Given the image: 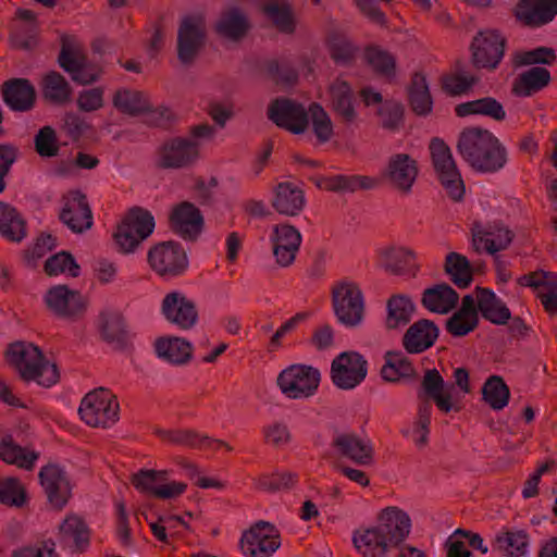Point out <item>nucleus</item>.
<instances>
[{
	"label": "nucleus",
	"instance_id": "49530a36",
	"mask_svg": "<svg viewBox=\"0 0 557 557\" xmlns=\"http://www.w3.org/2000/svg\"><path fill=\"white\" fill-rule=\"evenodd\" d=\"M364 60L376 75L388 81L395 77L396 59L388 51L376 46L367 47L364 50Z\"/></svg>",
	"mask_w": 557,
	"mask_h": 557
},
{
	"label": "nucleus",
	"instance_id": "f3484780",
	"mask_svg": "<svg viewBox=\"0 0 557 557\" xmlns=\"http://www.w3.org/2000/svg\"><path fill=\"white\" fill-rule=\"evenodd\" d=\"M45 302L54 315L64 319H75L86 309V300L82 294L66 285L49 288L45 295Z\"/></svg>",
	"mask_w": 557,
	"mask_h": 557
},
{
	"label": "nucleus",
	"instance_id": "bf43d9fd",
	"mask_svg": "<svg viewBox=\"0 0 557 557\" xmlns=\"http://www.w3.org/2000/svg\"><path fill=\"white\" fill-rule=\"evenodd\" d=\"M218 185L215 176H191L189 189L193 198L200 205H209L214 200Z\"/></svg>",
	"mask_w": 557,
	"mask_h": 557
},
{
	"label": "nucleus",
	"instance_id": "3c124183",
	"mask_svg": "<svg viewBox=\"0 0 557 557\" xmlns=\"http://www.w3.org/2000/svg\"><path fill=\"white\" fill-rule=\"evenodd\" d=\"M483 400L494 410L504 409L509 401L510 389L499 375H491L482 387Z\"/></svg>",
	"mask_w": 557,
	"mask_h": 557
},
{
	"label": "nucleus",
	"instance_id": "72a5a7b5",
	"mask_svg": "<svg viewBox=\"0 0 557 557\" xmlns=\"http://www.w3.org/2000/svg\"><path fill=\"white\" fill-rule=\"evenodd\" d=\"M40 87L44 99L52 104L63 106L72 100L70 83L57 71H49L42 77Z\"/></svg>",
	"mask_w": 557,
	"mask_h": 557
},
{
	"label": "nucleus",
	"instance_id": "de8ad7c7",
	"mask_svg": "<svg viewBox=\"0 0 557 557\" xmlns=\"http://www.w3.org/2000/svg\"><path fill=\"white\" fill-rule=\"evenodd\" d=\"M39 455L15 444L12 438H4L0 443V458L10 465L32 470Z\"/></svg>",
	"mask_w": 557,
	"mask_h": 557
},
{
	"label": "nucleus",
	"instance_id": "ea45409f",
	"mask_svg": "<svg viewBox=\"0 0 557 557\" xmlns=\"http://www.w3.org/2000/svg\"><path fill=\"white\" fill-rule=\"evenodd\" d=\"M262 13L268 16L275 28L283 34H293L296 23L292 5L287 0H268L261 5Z\"/></svg>",
	"mask_w": 557,
	"mask_h": 557
},
{
	"label": "nucleus",
	"instance_id": "69168bd1",
	"mask_svg": "<svg viewBox=\"0 0 557 557\" xmlns=\"http://www.w3.org/2000/svg\"><path fill=\"white\" fill-rule=\"evenodd\" d=\"M26 492L16 478L0 480V503L21 507L25 503Z\"/></svg>",
	"mask_w": 557,
	"mask_h": 557
},
{
	"label": "nucleus",
	"instance_id": "680f3d73",
	"mask_svg": "<svg viewBox=\"0 0 557 557\" xmlns=\"http://www.w3.org/2000/svg\"><path fill=\"white\" fill-rule=\"evenodd\" d=\"M557 55L553 48L537 47L532 50L516 53L513 59L515 66H525L544 64L552 65L556 62Z\"/></svg>",
	"mask_w": 557,
	"mask_h": 557
},
{
	"label": "nucleus",
	"instance_id": "9d476101",
	"mask_svg": "<svg viewBox=\"0 0 557 557\" xmlns=\"http://www.w3.org/2000/svg\"><path fill=\"white\" fill-rule=\"evenodd\" d=\"M320 371L307 364H292L277 376L281 392L290 399H301L312 396L320 384Z\"/></svg>",
	"mask_w": 557,
	"mask_h": 557
},
{
	"label": "nucleus",
	"instance_id": "1a4fd4ad",
	"mask_svg": "<svg viewBox=\"0 0 557 557\" xmlns=\"http://www.w3.org/2000/svg\"><path fill=\"white\" fill-rule=\"evenodd\" d=\"M150 268L163 278L180 276L188 269V257L178 242L168 240L153 245L147 255Z\"/></svg>",
	"mask_w": 557,
	"mask_h": 557
},
{
	"label": "nucleus",
	"instance_id": "4d7b16f0",
	"mask_svg": "<svg viewBox=\"0 0 557 557\" xmlns=\"http://www.w3.org/2000/svg\"><path fill=\"white\" fill-rule=\"evenodd\" d=\"M308 115L310 114L313 133L320 144L329 141L333 136V124L332 121L323 109V107L317 102H312L308 109Z\"/></svg>",
	"mask_w": 557,
	"mask_h": 557
},
{
	"label": "nucleus",
	"instance_id": "c03bdc74",
	"mask_svg": "<svg viewBox=\"0 0 557 557\" xmlns=\"http://www.w3.org/2000/svg\"><path fill=\"white\" fill-rule=\"evenodd\" d=\"M386 309L385 325L388 330H395L409 323L414 306L409 297L398 294L387 300Z\"/></svg>",
	"mask_w": 557,
	"mask_h": 557
},
{
	"label": "nucleus",
	"instance_id": "6e6d98bb",
	"mask_svg": "<svg viewBox=\"0 0 557 557\" xmlns=\"http://www.w3.org/2000/svg\"><path fill=\"white\" fill-rule=\"evenodd\" d=\"M267 75L276 85L293 86L298 82V72L287 60L272 59L265 62Z\"/></svg>",
	"mask_w": 557,
	"mask_h": 557
},
{
	"label": "nucleus",
	"instance_id": "603ef678",
	"mask_svg": "<svg viewBox=\"0 0 557 557\" xmlns=\"http://www.w3.org/2000/svg\"><path fill=\"white\" fill-rule=\"evenodd\" d=\"M330 57L336 64L349 65L354 62L358 48L344 34L333 32L327 37Z\"/></svg>",
	"mask_w": 557,
	"mask_h": 557
},
{
	"label": "nucleus",
	"instance_id": "7c9ffc66",
	"mask_svg": "<svg viewBox=\"0 0 557 557\" xmlns=\"http://www.w3.org/2000/svg\"><path fill=\"white\" fill-rule=\"evenodd\" d=\"M331 106L333 111L345 122L351 123L356 120L352 99L354 92L348 82L337 77L329 87Z\"/></svg>",
	"mask_w": 557,
	"mask_h": 557
},
{
	"label": "nucleus",
	"instance_id": "473e14b6",
	"mask_svg": "<svg viewBox=\"0 0 557 557\" xmlns=\"http://www.w3.org/2000/svg\"><path fill=\"white\" fill-rule=\"evenodd\" d=\"M407 96L409 106L417 115L426 116L432 112L433 99L423 73H413L407 86Z\"/></svg>",
	"mask_w": 557,
	"mask_h": 557
},
{
	"label": "nucleus",
	"instance_id": "e2e57ef3",
	"mask_svg": "<svg viewBox=\"0 0 557 557\" xmlns=\"http://www.w3.org/2000/svg\"><path fill=\"white\" fill-rule=\"evenodd\" d=\"M297 482V474L293 472H282L260 475L256 480V487L264 492H277L293 487Z\"/></svg>",
	"mask_w": 557,
	"mask_h": 557
},
{
	"label": "nucleus",
	"instance_id": "79ce46f5",
	"mask_svg": "<svg viewBox=\"0 0 557 557\" xmlns=\"http://www.w3.org/2000/svg\"><path fill=\"white\" fill-rule=\"evenodd\" d=\"M416 253L407 248H392L385 255V269L395 275L416 276L419 265L416 263Z\"/></svg>",
	"mask_w": 557,
	"mask_h": 557
},
{
	"label": "nucleus",
	"instance_id": "4c0bfd02",
	"mask_svg": "<svg viewBox=\"0 0 557 557\" xmlns=\"http://www.w3.org/2000/svg\"><path fill=\"white\" fill-rule=\"evenodd\" d=\"M444 386V379L436 369L425 371L421 382L424 394L434 400L441 411L448 413L454 409V405L450 393L445 392ZM455 410L458 411L459 408H455Z\"/></svg>",
	"mask_w": 557,
	"mask_h": 557
},
{
	"label": "nucleus",
	"instance_id": "09e8293b",
	"mask_svg": "<svg viewBox=\"0 0 557 557\" xmlns=\"http://www.w3.org/2000/svg\"><path fill=\"white\" fill-rule=\"evenodd\" d=\"M87 58L82 51L73 37L67 35L61 36V49L58 55L59 66L66 73L77 72L82 69V64Z\"/></svg>",
	"mask_w": 557,
	"mask_h": 557
},
{
	"label": "nucleus",
	"instance_id": "8fccbe9b",
	"mask_svg": "<svg viewBox=\"0 0 557 557\" xmlns=\"http://www.w3.org/2000/svg\"><path fill=\"white\" fill-rule=\"evenodd\" d=\"M495 542L507 557H524L528 552L529 535L524 530H506L496 535Z\"/></svg>",
	"mask_w": 557,
	"mask_h": 557
},
{
	"label": "nucleus",
	"instance_id": "0eeeda50",
	"mask_svg": "<svg viewBox=\"0 0 557 557\" xmlns=\"http://www.w3.org/2000/svg\"><path fill=\"white\" fill-rule=\"evenodd\" d=\"M506 45L507 40L499 30H479L469 47L471 64L476 70H496L505 55Z\"/></svg>",
	"mask_w": 557,
	"mask_h": 557
},
{
	"label": "nucleus",
	"instance_id": "a211bd4d",
	"mask_svg": "<svg viewBox=\"0 0 557 557\" xmlns=\"http://www.w3.org/2000/svg\"><path fill=\"white\" fill-rule=\"evenodd\" d=\"M512 15L522 26L542 27L557 15V0H519L512 9Z\"/></svg>",
	"mask_w": 557,
	"mask_h": 557
},
{
	"label": "nucleus",
	"instance_id": "c9c22d12",
	"mask_svg": "<svg viewBox=\"0 0 557 557\" xmlns=\"http://www.w3.org/2000/svg\"><path fill=\"white\" fill-rule=\"evenodd\" d=\"M385 363L381 369V376L384 381L396 383L400 380L413 379L417 371L408 357L400 351H386Z\"/></svg>",
	"mask_w": 557,
	"mask_h": 557
},
{
	"label": "nucleus",
	"instance_id": "6ab92c4d",
	"mask_svg": "<svg viewBox=\"0 0 557 557\" xmlns=\"http://www.w3.org/2000/svg\"><path fill=\"white\" fill-rule=\"evenodd\" d=\"M159 156L162 169L185 168L199 158V144L183 137L172 138L160 147Z\"/></svg>",
	"mask_w": 557,
	"mask_h": 557
},
{
	"label": "nucleus",
	"instance_id": "39448f33",
	"mask_svg": "<svg viewBox=\"0 0 557 557\" xmlns=\"http://www.w3.org/2000/svg\"><path fill=\"white\" fill-rule=\"evenodd\" d=\"M207 42V24L202 14L185 15L177 29V59L184 66H190Z\"/></svg>",
	"mask_w": 557,
	"mask_h": 557
},
{
	"label": "nucleus",
	"instance_id": "412c9836",
	"mask_svg": "<svg viewBox=\"0 0 557 557\" xmlns=\"http://www.w3.org/2000/svg\"><path fill=\"white\" fill-rule=\"evenodd\" d=\"M271 206L281 215L297 216L306 207L305 191L294 182L278 183L273 189Z\"/></svg>",
	"mask_w": 557,
	"mask_h": 557
},
{
	"label": "nucleus",
	"instance_id": "20e7f679",
	"mask_svg": "<svg viewBox=\"0 0 557 557\" xmlns=\"http://www.w3.org/2000/svg\"><path fill=\"white\" fill-rule=\"evenodd\" d=\"M156 227L152 213L141 207L131 208L113 233L117 250L122 253L135 252L150 237Z\"/></svg>",
	"mask_w": 557,
	"mask_h": 557
},
{
	"label": "nucleus",
	"instance_id": "4468645a",
	"mask_svg": "<svg viewBox=\"0 0 557 557\" xmlns=\"http://www.w3.org/2000/svg\"><path fill=\"white\" fill-rule=\"evenodd\" d=\"M39 481L49 504L62 510L72 497V486L67 473L57 463H48L39 471Z\"/></svg>",
	"mask_w": 557,
	"mask_h": 557
},
{
	"label": "nucleus",
	"instance_id": "a18cd8bd",
	"mask_svg": "<svg viewBox=\"0 0 557 557\" xmlns=\"http://www.w3.org/2000/svg\"><path fill=\"white\" fill-rule=\"evenodd\" d=\"M444 270L458 288H467L473 281L469 260L458 252H449L446 256Z\"/></svg>",
	"mask_w": 557,
	"mask_h": 557
},
{
	"label": "nucleus",
	"instance_id": "c756f323",
	"mask_svg": "<svg viewBox=\"0 0 557 557\" xmlns=\"http://www.w3.org/2000/svg\"><path fill=\"white\" fill-rule=\"evenodd\" d=\"M455 114L458 117L483 115L496 122H503L507 116L502 102L490 96L457 104Z\"/></svg>",
	"mask_w": 557,
	"mask_h": 557
},
{
	"label": "nucleus",
	"instance_id": "052dcab7",
	"mask_svg": "<svg viewBox=\"0 0 557 557\" xmlns=\"http://www.w3.org/2000/svg\"><path fill=\"white\" fill-rule=\"evenodd\" d=\"M34 146L41 158L57 157L60 146L55 129L49 125L41 127L34 137Z\"/></svg>",
	"mask_w": 557,
	"mask_h": 557
},
{
	"label": "nucleus",
	"instance_id": "774afa93",
	"mask_svg": "<svg viewBox=\"0 0 557 557\" xmlns=\"http://www.w3.org/2000/svg\"><path fill=\"white\" fill-rule=\"evenodd\" d=\"M404 112L405 109L400 102L385 101L377 113L385 129L396 131L403 124Z\"/></svg>",
	"mask_w": 557,
	"mask_h": 557
},
{
	"label": "nucleus",
	"instance_id": "13d9d810",
	"mask_svg": "<svg viewBox=\"0 0 557 557\" xmlns=\"http://www.w3.org/2000/svg\"><path fill=\"white\" fill-rule=\"evenodd\" d=\"M79 265L76 263L74 257L67 251H60L49 257L44 265L47 275L53 276L60 273L69 272L72 277L79 275Z\"/></svg>",
	"mask_w": 557,
	"mask_h": 557
},
{
	"label": "nucleus",
	"instance_id": "2eb2a0df",
	"mask_svg": "<svg viewBox=\"0 0 557 557\" xmlns=\"http://www.w3.org/2000/svg\"><path fill=\"white\" fill-rule=\"evenodd\" d=\"M203 226L202 213L193 202L182 201L175 205L169 214L170 230L184 240H197Z\"/></svg>",
	"mask_w": 557,
	"mask_h": 557
},
{
	"label": "nucleus",
	"instance_id": "2f4dec72",
	"mask_svg": "<svg viewBox=\"0 0 557 557\" xmlns=\"http://www.w3.org/2000/svg\"><path fill=\"white\" fill-rule=\"evenodd\" d=\"M459 300L457 292L447 283L437 284L426 288L421 298L422 305L431 312L448 313Z\"/></svg>",
	"mask_w": 557,
	"mask_h": 557
},
{
	"label": "nucleus",
	"instance_id": "4be33fe9",
	"mask_svg": "<svg viewBox=\"0 0 557 557\" xmlns=\"http://www.w3.org/2000/svg\"><path fill=\"white\" fill-rule=\"evenodd\" d=\"M332 446L339 456L359 466H368L373 462L374 451L370 441H364L355 433H337L333 438Z\"/></svg>",
	"mask_w": 557,
	"mask_h": 557
},
{
	"label": "nucleus",
	"instance_id": "7ed1b4c3",
	"mask_svg": "<svg viewBox=\"0 0 557 557\" xmlns=\"http://www.w3.org/2000/svg\"><path fill=\"white\" fill-rule=\"evenodd\" d=\"M7 360L25 382L35 381L44 387H50L60 379L57 364L50 363L40 348L33 343L15 342L10 344L7 350Z\"/></svg>",
	"mask_w": 557,
	"mask_h": 557
},
{
	"label": "nucleus",
	"instance_id": "0e129e2a",
	"mask_svg": "<svg viewBox=\"0 0 557 557\" xmlns=\"http://www.w3.org/2000/svg\"><path fill=\"white\" fill-rule=\"evenodd\" d=\"M480 323V318L475 315L462 314L455 311L453 315L447 319L445 329L454 337H463L473 332Z\"/></svg>",
	"mask_w": 557,
	"mask_h": 557
},
{
	"label": "nucleus",
	"instance_id": "58836bf2",
	"mask_svg": "<svg viewBox=\"0 0 557 557\" xmlns=\"http://www.w3.org/2000/svg\"><path fill=\"white\" fill-rule=\"evenodd\" d=\"M550 73L542 66H533L521 73L513 83L512 91L517 96L529 97L549 85Z\"/></svg>",
	"mask_w": 557,
	"mask_h": 557
},
{
	"label": "nucleus",
	"instance_id": "338daca9",
	"mask_svg": "<svg viewBox=\"0 0 557 557\" xmlns=\"http://www.w3.org/2000/svg\"><path fill=\"white\" fill-rule=\"evenodd\" d=\"M168 479V471L140 470L132 478L133 485L140 492L154 496V490L159 487L158 482Z\"/></svg>",
	"mask_w": 557,
	"mask_h": 557
},
{
	"label": "nucleus",
	"instance_id": "aec40b11",
	"mask_svg": "<svg viewBox=\"0 0 557 557\" xmlns=\"http://www.w3.org/2000/svg\"><path fill=\"white\" fill-rule=\"evenodd\" d=\"M60 220L74 233L82 234L94 224L87 197L81 190H71L60 212Z\"/></svg>",
	"mask_w": 557,
	"mask_h": 557
},
{
	"label": "nucleus",
	"instance_id": "f704fd0d",
	"mask_svg": "<svg viewBox=\"0 0 557 557\" xmlns=\"http://www.w3.org/2000/svg\"><path fill=\"white\" fill-rule=\"evenodd\" d=\"M0 235L9 242L20 243L26 235V221L11 205L0 201Z\"/></svg>",
	"mask_w": 557,
	"mask_h": 557
},
{
	"label": "nucleus",
	"instance_id": "a878e982",
	"mask_svg": "<svg viewBox=\"0 0 557 557\" xmlns=\"http://www.w3.org/2000/svg\"><path fill=\"white\" fill-rule=\"evenodd\" d=\"M99 319L102 339L117 350L127 348L131 335L123 314L116 310H107L100 313Z\"/></svg>",
	"mask_w": 557,
	"mask_h": 557
},
{
	"label": "nucleus",
	"instance_id": "ddd939ff",
	"mask_svg": "<svg viewBox=\"0 0 557 557\" xmlns=\"http://www.w3.org/2000/svg\"><path fill=\"white\" fill-rule=\"evenodd\" d=\"M268 117L276 126L293 134H302L309 123L305 107L288 98L274 99L268 108Z\"/></svg>",
	"mask_w": 557,
	"mask_h": 557
},
{
	"label": "nucleus",
	"instance_id": "c85d7f7f",
	"mask_svg": "<svg viewBox=\"0 0 557 557\" xmlns=\"http://www.w3.org/2000/svg\"><path fill=\"white\" fill-rule=\"evenodd\" d=\"M475 293L478 308L485 320L496 325H505L509 322L511 319L509 308L492 289L478 286Z\"/></svg>",
	"mask_w": 557,
	"mask_h": 557
},
{
	"label": "nucleus",
	"instance_id": "423d86ee",
	"mask_svg": "<svg viewBox=\"0 0 557 557\" xmlns=\"http://www.w3.org/2000/svg\"><path fill=\"white\" fill-rule=\"evenodd\" d=\"M332 305L337 320L347 327L359 326L364 318V297L356 283L341 282L332 288Z\"/></svg>",
	"mask_w": 557,
	"mask_h": 557
},
{
	"label": "nucleus",
	"instance_id": "cd10ccee",
	"mask_svg": "<svg viewBox=\"0 0 557 557\" xmlns=\"http://www.w3.org/2000/svg\"><path fill=\"white\" fill-rule=\"evenodd\" d=\"M311 180L319 189L333 193H354L381 184L376 176H311Z\"/></svg>",
	"mask_w": 557,
	"mask_h": 557
},
{
	"label": "nucleus",
	"instance_id": "393cba45",
	"mask_svg": "<svg viewBox=\"0 0 557 557\" xmlns=\"http://www.w3.org/2000/svg\"><path fill=\"white\" fill-rule=\"evenodd\" d=\"M440 334L437 325L428 319L414 322L403 337V346L409 354H421L431 348Z\"/></svg>",
	"mask_w": 557,
	"mask_h": 557
},
{
	"label": "nucleus",
	"instance_id": "e433bc0d",
	"mask_svg": "<svg viewBox=\"0 0 557 557\" xmlns=\"http://www.w3.org/2000/svg\"><path fill=\"white\" fill-rule=\"evenodd\" d=\"M463 67L465 63L457 61L455 63V71L442 76V89L446 95L451 97L467 95L479 83L480 78L474 74L466 72Z\"/></svg>",
	"mask_w": 557,
	"mask_h": 557
},
{
	"label": "nucleus",
	"instance_id": "f8f14e48",
	"mask_svg": "<svg viewBox=\"0 0 557 557\" xmlns=\"http://www.w3.org/2000/svg\"><path fill=\"white\" fill-rule=\"evenodd\" d=\"M368 374V361L357 351H344L331 363V380L344 391L352 389L361 384Z\"/></svg>",
	"mask_w": 557,
	"mask_h": 557
},
{
	"label": "nucleus",
	"instance_id": "f03ea898",
	"mask_svg": "<svg viewBox=\"0 0 557 557\" xmlns=\"http://www.w3.org/2000/svg\"><path fill=\"white\" fill-rule=\"evenodd\" d=\"M457 149L470 166L479 172H497L507 162V150L488 129L466 127L459 134Z\"/></svg>",
	"mask_w": 557,
	"mask_h": 557
},
{
	"label": "nucleus",
	"instance_id": "864d4df0",
	"mask_svg": "<svg viewBox=\"0 0 557 557\" xmlns=\"http://www.w3.org/2000/svg\"><path fill=\"white\" fill-rule=\"evenodd\" d=\"M434 171L437 174H459L450 148L441 138H433L429 146Z\"/></svg>",
	"mask_w": 557,
	"mask_h": 557
},
{
	"label": "nucleus",
	"instance_id": "b1692460",
	"mask_svg": "<svg viewBox=\"0 0 557 557\" xmlns=\"http://www.w3.org/2000/svg\"><path fill=\"white\" fill-rule=\"evenodd\" d=\"M3 101L15 112H27L35 107L36 90L27 78H11L1 87Z\"/></svg>",
	"mask_w": 557,
	"mask_h": 557
},
{
	"label": "nucleus",
	"instance_id": "5fc2aeb1",
	"mask_svg": "<svg viewBox=\"0 0 557 557\" xmlns=\"http://www.w3.org/2000/svg\"><path fill=\"white\" fill-rule=\"evenodd\" d=\"M157 435L165 443L187 448H200L203 441H209V436L191 429L158 430Z\"/></svg>",
	"mask_w": 557,
	"mask_h": 557
},
{
	"label": "nucleus",
	"instance_id": "dca6fc26",
	"mask_svg": "<svg viewBox=\"0 0 557 557\" xmlns=\"http://www.w3.org/2000/svg\"><path fill=\"white\" fill-rule=\"evenodd\" d=\"M164 318L180 330H191L199 320V313L194 300L181 292L168 293L161 305Z\"/></svg>",
	"mask_w": 557,
	"mask_h": 557
},
{
	"label": "nucleus",
	"instance_id": "a19ab883",
	"mask_svg": "<svg viewBox=\"0 0 557 557\" xmlns=\"http://www.w3.org/2000/svg\"><path fill=\"white\" fill-rule=\"evenodd\" d=\"M113 106L120 112L136 116L140 113L149 111L150 101L148 96L136 89H119L115 91L113 99Z\"/></svg>",
	"mask_w": 557,
	"mask_h": 557
},
{
	"label": "nucleus",
	"instance_id": "f257e3e1",
	"mask_svg": "<svg viewBox=\"0 0 557 557\" xmlns=\"http://www.w3.org/2000/svg\"><path fill=\"white\" fill-rule=\"evenodd\" d=\"M410 530L411 519L406 511L386 507L379 512L375 524L354 531L352 544L362 557H386L408 537Z\"/></svg>",
	"mask_w": 557,
	"mask_h": 557
},
{
	"label": "nucleus",
	"instance_id": "9b49d317",
	"mask_svg": "<svg viewBox=\"0 0 557 557\" xmlns=\"http://www.w3.org/2000/svg\"><path fill=\"white\" fill-rule=\"evenodd\" d=\"M239 545L246 557H271L281 546L280 531L274 524L259 520L243 533Z\"/></svg>",
	"mask_w": 557,
	"mask_h": 557
},
{
	"label": "nucleus",
	"instance_id": "5701e85b",
	"mask_svg": "<svg viewBox=\"0 0 557 557\" xmlns=\"http://www.w3.org/2000/svg\"><path fill=\"white\" fill-rule=\"evenodd\" d=\"M251 28L247 13L236 5L223 9L214 25L215 33L232 41H240Z\"/></svg>",
	"mask_w": 557,
	"mask_h": 557
},
{
	"label": "nucleus",
	"instance_id": "bb28decb",
	"mask_svg": "<svg viewBox=\"0 0 557 557\" xmlns=\"http://www.w3.org/2000/svg\"><path fill=\"white\" fill-rule=\"evenodd\" d=\"M59 541L74 553L84 552L90 543V530L83 518L69 515L59 527Z\"/></svg>",
	"mask_w": 557,
	"mask_h": 557
},
{
	"label": "nucleus",
	"instance_id": "37998d69",
	"mask_svg": "<svg viewBox=\"0 0 557 557\" xmlns=\"http://www.w3.org/2000/svg\"><path fill=\"white\" fill-rule=\"evenodd\" d=\"M156 350L160 357L171 363L184 364L191 359V345L184 338H160L156 342Z\"/></svg>",
	"mask_w": 557,
	"mask_h": 557
},
{
	"label": "nucleus",
	"instance_id": "6e6552de",
	"mask_svg": "<svg viewBox=\"0 0 557 557\" xmlns=\"http://www.w3.org/2000/svg\"><path fill=\"white\" fill-rule=\"evenodd\" d=\"M119 409L116 397L100 387L83 398L78 412L88 425L107 428L119 420Z\"/></svg>",
	"mask_w": 557,
	"mask_h": 557
}]
</instances>
